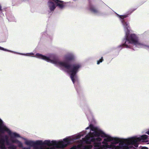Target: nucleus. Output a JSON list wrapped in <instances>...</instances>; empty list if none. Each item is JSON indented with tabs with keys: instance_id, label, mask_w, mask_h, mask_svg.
Masks as SVG:
<instances>
[{
	"instance_id": "nucleus-22",
	"label": "nucleus",
	"mask_w": 149,
	"mask_h": 149,
	"mask_svg": "<svg viewBox=\"0 0 149 149\" xmlns=\"http://www.w3.org/2000/svg\"><path fill=\"white\" fill-rule=\"evenodd\" d=\"M148 136L146 135H143L141 136V139L143 140H146L147 139Z\"/></svg>"
},
{
	"instance_id": "nucleus-14",
	"label": "nucleus",
	"mask_w": 149,
	"mask_h": 149,
	"mask_svg": "<svg viewBox=\"0 0 149 149\" xmlns=\"http://www.w3.org/2000/svg\"><path fill=\"white\" fill-rule=\"evenodd\" d=\"M0 142V149H7L5 147V144H4V141L3 140H1Z\"/></svg>"
},
{
	"instance_id": "nucleus-28",
	"label": "nucleus",
	"mask_w": 149,
	"mask_h": 149,
	"mask_svg": "<svg viewBox=\"0 0 149 149\" xmlns=\"http://www.w3.org/2000/svg\"><path fill=\"white\" fill-rule=\"evenodd\" d=\"M141 148V149H148V148L146 147H142Z\"/></svg>"
},
{
	"instance_id": "nucleus-33",
	"label": "nucleus",
	"mask_w": 149,
	"mask_h": 149,
	"mask_svg": "<svg viewBox=\"0 0 149 149\" xmlns=\"http://www.w3.org/2000/svg\"><path fill=\"white\" fill-rule=\"evenodd\" d=\"M2 9H1V6L0 5V11H1Z\"/></svg>"
},
{
	"instance_id": "nucleus-29",
	"label": "nucleus",
	"mask_w": 149,
	"mask_h": 149,
	"mask_svg": "<svg viewBox=\"0 0 149 149\" xmlns=\"http://www.w3.org/2000/svg\"><path fill=\"white\" fill-rule=\"evenodd\" d=\"M22 149H30V148L24 147Z\"/></svg>"
},
{
	"instance_id": "nucleus-15",
	"label": "nucleus",
	"mask_w": 149,
	"mask_h": 149,
	"mask_svg": "<svg viewBox=\"0 0 149 149\" xmlns=\"http://www.w3.org/2000/svg\"><path fill=\"white\" fill-rule=\"evenodd\" d=\"M89 127L91 130L93 131L97 130L98 129L97 127H94L92 124H90L89 125Z\"/></svg>"
},
{
	"instance_id": "nucleus-7",
	"label": "nucleus",
	"mask_w": 149,
	"mask_h": 149,
	"mask_svg": "<svg viewBox=\"0 0 149 149\" xmlns=\"http://www.w3.org/2000/svg\"><path fill=\"white\" fill-rule=\"evenodd\" d=\"M106 138L104 139V141L102 142L103 144L107 143L106 142H109L113 141V137H112L109 136L107 135V137H106Z\"/></svg>"
},
{
	"instance_id": "nucleus-27",
	"label": "nucleus",
	"mask_w": 149,
	"mask_h": 149,
	"mask_svg": "<svg viewBox=\"0 0 149 149\" xmlns=\"http://www.w3.org/2000/svg\"><path fill=\"white\" fill-rule=\"evenodd\" d=\"M70 149H77V147L75 146H74L71 148Z\"/></svg>"
},
{
	"instance_id": "nucleus-13",
	"label": "nucleus",
	"mask_w": 149,
	"mask_h": 149,
	"mask_svg": "<svg viewBox=\"0 0 149 149\" xmlns=\"http://www.w3.org/2000/svg\"><path fill=\"white\" fill-rule=\"evenodd\" d=\"M70 141L71 140L68 138L65 139H63V141H62L64 142L65 144H66V146H65L64 148L66 147L68 144H70Z\"/></svg>"
},
{
	"instance_id": "nucleus-2",
	"label": "nucleus",
	"mask_w": 149,
	"mask_h": 149,
	"mask_svg": "<svg viewBox=\"0 0 149 149\" xmlns=\"http://www.w3.org/2000/svg\"><path fill=\"white\" fill-rule=\"evenodd\" d=\"M124 41H125L124 43L120 46L130 48V46H128L127 44H133L136 45H141L139 41L138 37L134 34H129L128 33H126Z\"/></svg>"
},
{
	"instance_id": "nucleus-4",
	"label": "nucleus",
	"mask_w": 149,
	"mask_h": 149,
	"mask_svg": "<svg viewBox=\"0 0 149 149\" xmlns=\"http://www.w3.org/2000/svg\"><path fill=\"white\" fill-rule=\"evenodd\" d=\"M141 139L140 138H136L133 137L131 138L126 140V142L129 144L133 145L136 147H138V143L137 142L141 141Z\"/></svg>"
},
{
	"instance_id": "nucleus-25",
	"label": "nucleus",
	"mask_w": 149,
	"mask_h": 149,
	"mask_svg": "<svg viewBox=\"0 0 149 149\" xmlns=\"http://www.w3.org/2000/svg\"><path fill=\"white\" fill-rule=\"evenodd\" d=\"M5 142H6V144L7 146H9L10 145V143L9 142V140H7Z\"/></svg>"
},
{
	"instance_id": "nucleus-26",
	"label": "nucleus",
	"mask_w": 149,
	"mask_h": 149,
	"mask_svg": "<svg viewBox=\"0 0 149 149\" xmlns=\"http://www.w3.org/2000/svg\"><path fill=\"white\" fill-rule=\"evenodd\" d=\"M122 149H130L127 146L123 147Z\"/></svg>"
},
{
	"instance_id": "nucleus-12",
	"label": "nucleus",
	"mask_w": 149,
	"mask_h": 149,
	"mask_svg": "<svg viewBox=\"0 0 149 149\" xmlns=\"http://www.w3.org/2000/svg\"><path fill=\"white\" fill-rule=\"evenodd\" d=\"M100 131L101 130L98 129L97 130H96L94 132L92 133V134L95 136H99L100 135Z\"/></svg>"
},
{
	"instance_id": "nucleus-34",
	"label": "nucleus",
	"mask_w": 149,
	"mask_h": 149,
	"mask_svg": "<svg viewBox=\"0 0 149 149\" xmlns=\"http://www.w3.org/2000/svg\"><path fill=\"white\" fill-rule=\"evenodd\" d=\"M10 148H12V146H11V147H10Z\"/></svg>"
},
{
	"instance_id": "nucleus-30",
	"label": "nucleus",
	"mask_w": 149,
	"mask_h": 149,
	"mask_svg": "<svg viewBox=\"0 0 149 149\" xmlns=\"http://www.w3.org/2000/svg\"><path fill=\"white\" fill-rule=\"evenodd\" d=\"M1 49H2V50H5V51H6V49H4V48H2H2H1Z\"/></svg>"
},
{
	"instance_id": "nucleus-24",
	"label": "nucleus",
	"mask_w": 149,
	"mask_h": 149,
	"mask_svg": "<svg viewBox=\"0 0 149 149\" xmlns=\"http://www.w3.org/2000/svg\"><path fill=\"white\" fill-rule=\"evenodd\" d=\"M94 143V146L95 147H98L99 146H100V143H96L95 142H93Z\"/></svg>"
},
{
	"instance_id": "nucleus-20",
	"label": "nucleus",
	"mask_w": 149,
	"mask_h": 149,
	"mask_svg": "<svg viewBox=\"0 0 149 149\" xmlns=\"http://www.w3.org/2000/svg\"><path fill=\"white\" fill-rule=\"evenodd\" d=\"M93 145H86L85 146V149H91L93 147Z\"/></svg>"
},
{
	"instance_id": "nucleus-5",
	"label": "nucleus",
	"mask_w": 149,
	"mask_h": 149,
	"mask_svg": "<svg viewBox=\"0 0 149 149\" xmlns=\"http://www.w3.org/2000/svg\"><path fill=\"white\" fill-rule=\"evenodd\" d=\"M66 60L68 62L74 61L75 60V57L72 54H69L65 57Z\"/></svg>"
},
{
	"instance_id": "nucleus-11",
	"label": "nucleus",
	"mask_w": 149,
	"mask_h": 149,
	"mask_svg": "<svg viewBox=\"0 0 149 149\" xmlns=\"http://www.w3.org/2000/svg\"><path fill=\"white\" fill-rule=\"evenodd\" d=\"M113 141L114 143L117 144L119 142L120 143H123L124 142L122 141L119 138H113Z\"/></svg>"
},
{
	"instance_id": "nucleus-23",
	"label": "nucleus",
	"mask_w": 149,
	"mask_h": 149,
	"mask_svg": "<svg viewBox=\"0 0 149 149\" xmlns=\"http://www.w3.org/2000/svg\"><path fill=\"white\" fill-rule=\"evenodd\" d=\"M103 61V58L102 57L99 60H98L97 61V64L98 65L100 63L102 62Z\"/></svg>"
},
{
	"instance_id": "nucleus-17",
	"label": "nucleus",
	"mask_w": 149,
	"mask_h": 149,
	"mask_svg": "<svg viewBox=\"0 0 149 149\" xmlns=\"http://www.w3.org/2000/svg\"><path fill=\"white\" fill-rule=\"evenodd\" d=\"M122 22L123 23V24L125 27L127 29H128V28L129 27V24H127L126 22L124 21V20H123L122 21Z\"/></svg>"
},
{
	"instance_id": "nucleus-9",
	"label": "nucleus",
	"mask_w": 149,
	"mask_h": 149,
	"mask_svg": "<svg viewBox=\"0 0 149 149\" xmlns=\"http://www.w3.org/2000/svg\"><path fill=\"white\" fill-rule=\"evenodd\" d=\"M90 10L94 13H99V11L95 7L91 6L89 8Z\"/></svg>"
},
{
	"instance_id": "nucleus-19",
	"label": "nucleus",
	"mask_w": 149,
	"mask_h": 149,
	"mask_svg": "<svg viewBox=\"0 0 149 149\" xmlns=\"http://www.w3.org/2000/svg\"><path fill=\"white\" fill-rule=\"evenodd\" d=\"M100 136L102 137H107V135L106 134L104 133L101 130L100 131Z\"/></svg>"
},
{
	"instance_id": "nucleus-10",
	"label": "nucleus",
	"mask_w": 149,
	"mask_h": 149,
	"mask_svg": "<svg viewBox=\"0 0 149 149\" xmlns=\"http://www.w3.org/2000/svg\"><path fill=\"white\" fill-rule=\"evenodd\" d=\"M90 137V136L88 135H87L85 137V141L86 144H91V142H92L91 141V139L90 140H89Z\"/></svg>"
},
{
	"instance_id": "nucleus-32",
	"label": "nucleus",
	"mask_w": 149,
	"mask_h": 149,
	"mask_svg": "<svg viewBox=\"0 0 149 149\" xmlns=\"http://www.w3.org/2000/svg\"><path fill=\"white\" fill-rule=\"evenodd\" d=\"M146 133L148 134L149 135V130L146 132Z\"/></svg>"
},
{
	"instance_id": "nucleus-16",
	"label": "nucleus",
	"mask_w": 149,
	"mask_h": 149,
	"mask_svg": "<svg viewBox=\"0 0 149 149\" xmlns=\"http://www.w3.org/2000/svg\"><path fill=\"white\" fill-rule=\"evenodd\" d=\"M102 139L99 137H98L96 138H93L91 139V141L92 142H95L96 141H101Z\"/></svg>"
},
{
	"instance_id": "nucleus-1",
	"label": "nucleus",
	"mask_w": 149,
	"mask_h": 149,
	"mask_svg": "<svg viewBox=\"0 0 149 149\" xmlns=\"http://www.w3.org/2000/svg\"><path fill=\"white\" fill-rule=\"evenodd\" d=\"M37 55L42 59L48 62L58 64L61 66L67 69V72L70 75V77L73 84L74 83L75 79L77 77L76 74L81 67V65L79 63H75L70 64L66 62H58L54 60L50 59L48 57L42 54H37Z\"/></svg>"
},
{
	"instance_id": "nucleus-6",
	"label": "nucleus",
	"mask_w": 149,
	"mask_h": 149,
	"mask_svg": "<svg viewBox=\"0 0 149 149\" xmlns=\"http://www.w3.org/2000/svg\"><path fill=\"white\" fill-rule=\"evenodd\" d=\"M48 5L51 11H53L56 8V6L54 3L50 1H49L48 2Z\"/></svg>"
},
{
	"instance_id": "nucleus-18",
	"label": "nucleus",
	"mask_w": 149,
	"mask_h": 149,
	"mask_svg": "<svg viewBox=\"0 0 149 149\" xmlns=\"http://www.w3.org/2000/svg\"><path fill=\"white\" fill-rule=\"evenodd\" d=\"M111 147L114 149H118L119 147V146H116L107 145V148H110Z\"/></svg>"
},
{
	"instance_id": "nucleus-31",
	"label": "nucleus",
	"mask_w": 149,
	"mask_h": 149,
	"mask_svg": "<svg viewBox=\"0 0 149 149\" xmlns=\"http://www.w3.org/2000/svg\"><path fill=\"white\" fill-rule=\"evenodd\" d=\"M89 127H86V130H88L89 129Z\"/></svg>"
},
{
	"instance_id": "nucleus-21",
	"label": "nucleus",
	"mask_w": 149,
	"mask_h": 149,
	"mask_svg": "<svg viewBox=\"0 0 149 149\" xmlns=\"http://www.w3.org/2000/svg\"><path fill=\"white\" fill-rule=\"evenodd\" d=\"M128 16V15H120L119 17L122 19L123 20L125 18Z\"/></svg>"
},
{
	"instance_id": "nucleus-3",
	"label": "nucleus",
	"mask_w": 149,
	"mask_h": 149,
	"mask_svg": "<svg viewBox=\"0 0 149 149\" xmlns=\"http://www.w3.org/2000/svg\"><path fill=\"white\" fill-rule=\"evenodd\" d=\"M38 141H37L34 142L31 141H27L25 142V143L27 145L33 147V149H52L54 148H45L43 146H40V144H36V143L38 142Z\"/></svg>"
},
{
	"instance_id": "nucleus-8",
	"label": "nucleus",
	"mask_w": 149,
	"mask_h": 149,
	"mask_svg": "<svg viewBox=\"0 0 149 149\" xmlns=\"http://www.w3.org/2000/svg\"><path fill=\"white\" fill-rule=\"evenodd\" d=\"M12 136L11 137V140L12 141V142L13 143H16L18 144L19 146L20 147H22L23 146L21 142L16 139H12L13 138Z\"/></svg>"
}]
</instances>
